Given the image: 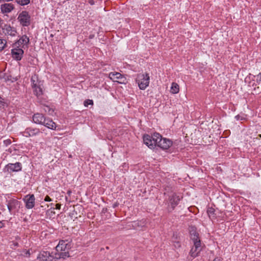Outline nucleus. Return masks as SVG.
Segmentation results:
<instances>
[{"label": "nucleus", "instance_id": "obj_1", "mask_svg": "<svg viewBox=\"0 0 261 261\" xmlns=\"http://www.w3.org/2000/svg\"><path fill=\"white\" fill-rule=\"evenodd\" d=\"M143 139L144 144L151 149L158 146L166 150L172 145V142L170 140L162 138V136L158 133H154L151 136L148 134L144 135Z\"/></svg>", "mask_w": 261, "mask_h": 261}, {"label": "nucleus", "instance_id": "obj_2", "mask_svg": "<svg viewBox=\"0 0 261 261\" xmlns=\"http://www.w3.org/2000/svg\"><path fill=\"white\" fill-rule=\"evenodd\" d=\"M191 239L193 242L194 245L191 248L189 254L193 257L195 258L198 256L202 250L201 241L199 237V234L194 229L190 231Z\"/></svg>", "mask_w": 261, "mask_h": 261}, {"label": "nucleus", "instance_id": "obj_3", "mask_svg": "<svg viewBox=\"0 0 261 261\" xmlns=\"http://www.w3.org/2000/svg\"><path fill=\"white\" fill-rule=\"evenodd\" d=\"M139 88L145 90L149 84L150 78L148 73H139L137 74L136 80Z\"/></svg>", "mask_w": 261, "mask_h": 261}, {"label": "nucleus", "instance_id": "obj_4", "mask_svg": "<svg viewBox=\"0 0 261 261\" xmlns=\"http://www.w3.org/2000/svg\"><path fill=\"white\" fill-rule=\"evenodd\" d=\"M63 257L62 254L53 252L50 253L48 251H41L38 256V259L42 261H54L56 259H59Z\"/></svg>", "mask_w": 261, "mask_h": 261}, {"label": "nucleus", "instance_id": "obj_5", "mask_svg": "<svg viewBox=\"0 0 261 261\" xmlns=\"http://www.w3.org/2000/svg\"><path fill=\"white\" fill-rule=\"evenodd\" d=\"M70 248V245L67 242V241L61 240L59 242L58 245L56 247L57 252L56 253L62 254L64 258L65 256H68V250Z\"/></svg>", "mask_w": 261, "mask_h": 261}, {"label": "nucleus", "instance_id": "obj_6", "mask_svg": "<svg viewBox=\"0 0 261 261\" xmlns=\"http://www.w3.org/2000/svg\"><path fill=\"white\" fill-rule=\"evenodd\" d=\"M17 19L23 27H28L31 24V16L27 11H22L20 13Z\"/></svg>", "mask_w": 261, "mask_h": 261}, {"label": "nucleus", "instance_id": "obj_7", "mask_svg": "<svg viewBox=\"0 0 261 261\" xmlns=\"http://www.w3.org/2000/svg\"><path fill=\"white\" fill-rule=\"evenodd\" d=\"M109 77L114 82L120 84H126L127 80L122 74L118 72H112L109 73Z\"/></svg>", "mask_w": 261, "mask_h": 261}, {"label": "nucleus", "instance_id": "obj_8", "mask_svg": "<svg viewBox=\"0 0 261 261\" xmlns=\"http://www.w3.org/2000/svg\"><path fill=\"white\" fill-rule=\"evenodd\" d=\"M40 133V130L39 128L29 127L27 128L21 134L24 137H30L37 136Z\"/></svg>", "mask_w": 261, "mask_h": 261}, {"label": "nucleus", "instance_id": "obj_9", "mask_svg": "<svg viewBox=\"0 0 261 261\" xmlns=\"http://www.w3.org/2000/svg\"><path fill=\"white\" fill-rule=\"evenodd\" d=\"M25 203V207L28 209H31L34 207L35 203V198L34 194H28L23 198Z\"/></svg>", "mask_w": 261, "mask_h": 261}, {"label": "nucleus", "instance_id": "obj_10", "mask_svg": "<svg viewBox=\"0 0 261 261\" xmlns=\"http://www.w3.org/2000/svg\"><path fill=\"white\" fill-rule=\"evenodd\" d=\"M3 33L6 36L15 37L17 34V30L14 27L9 24H5L3 28Z\"/></svg>", "mask_w": 261, "mask_h": 261}, {"label": "nucleus", "instance_id": "obj_11", "mask_svg": "<svg viewBox=\"0 0 261 261\" xmlns=\"http://www.w3.org/2000/svg\"><path fill=\"white\" fill-rule=\"evenodd\" d=\"M23 54V50L21 48H19L18 46H17V47L11 50L12 57L17 61L21 60Z\"/></svg>", "mask_w": 261, "mask_h": 261}, {"label": "nucleus", "instance_id": "obj_12", "mask_svg": "<svg viewBox=\"0 0 261 261\" xmlns=\"http://www.w3.org/2000/svg\"><path fill=\"white\" fill-rule=\"evenodd\" d=\"M5 169L10 173L12 172H17L21 170V165L19 162L15 164L10 163L6 166Z\"/></svg>", "mask_w": 261, "mask_h": 261}, {"label": "nucleus", "instance_id": "obj_13", "mask_svg": "<svg viewBox=\"0 0 261 261\" xmlns=\"http://www.w3.org/2000/svg\"><path fill=\"white\" fill-rule=\"evenodd\" d=\"M15 9L14 5L12 3H7L1 5V11L3 14L11 12Z\"/></svg>", "mask_w": 261, "mask_h": 261}, {"label": "nucleus", "instance_id": "obj_14", "mask_svg": "<svg viewBox=\"0 0 261 261\" xmlns=\"http://www.w3.org/2000/svg\"><path fill=\"white\" fill-rule=\"evenodd\" d=\"M30 42L29 38L26 35H22L19 40L15 43L16 45H18V47L20 46L21 48H24V46H26L27 48L28 47V45Z\"/></svg>", "mask_w": 261, "mask_h": 261}, {"label": "nucleus", "instance_id": "obj_15", "mask_svg": "<svg viewBox=\"0 0 261 261\" xmlns=\"http://www.w3.org/2000/svg\"><path fill=\"white\" fill-rule=\"evenodd\" d=\"M45 117L42 114L37 113L33 116V121L35 123L41 124L43 123L45 120Z\"/></svg>", "mask_w": 261, "mask_h": 261}, {"label": "nucleus", "instance_id": "obj_16", "mask_svg": "<svg viewBox=\"0 0 261 261\" xmlns=\"http://www.w3.org/2000/svg\"><path fill=\"white\" fill-rule=\"evenodd\" d=\"M42 125L53 130H56L57 127L56 123L53 121L52 119L48 117H46Z\"/></svg>", "mask_w": 261, "mask_h": 261}, {"label": "nucleus", "instance_id": "obj_17", "mask_svg": "<svg viewBox=\"0 0 261 261\" xmlns=\"http://www.w3.org/2000/svg\"><path fill=\"white\" fill-rule=\"evenodd\" d=\"M180 198L179 196L174 193L170 198L169 201L171 203L172 210L174 209L175 206L178 204Z\"/></svg>", "mask_w": 261, "mask_h": 261}, {"label": "nucleus", "instance_id": "obj_18", "mask_svg": "<svg viewBox=\"0 0 261 261\" xmlns=\"http://www.w3.org/2000/svg\"><path fill=\"white\" fill-rule=\"evenodd\" d=\"M19 201L16 199H10L8 203V208L10 212L19 206Z\"/></svg>", "mask_w": 261, "mask_h": 261}, {"label": "nucleus", "instance_id": "obj_19", "mask_svg": "<svg viewBox=\"0 0 261 261\" xmlns=\"http://www.w3.org/2000/svg\"><path fill=\"white\" fill-rule=\"evenodd\" d=\"M0 79L4 82H13L12 80V76L9 73L1 72H0Z\"/></svg>", "mask_w": 261, "mask_h": 261}, {"label": "nucleus", "instance_id": "obj_20", "mask_svg": "<svg viewBox=\"0 0 261 261\" xmlns=\"http://www.w3.org/2000/svg\"><path fill=\"white\" fill-rule=\"evenodd\" d=\"M31 84L32 88L40 84V81L38 80V76L36 74H34L32 76Z\"/></svg>", "mask_w": 261, "mask_h": 261}, {"label": "nucleus", "instance_id": "obj_21", "mask_svg": "<svg viewBox=\"0 0 261 261\" xmlns=\"http://www.w3.org/2000/svg\"><path fill=\"white\" fill-rule=\"evenodd\" d=\"M33 91L34 94L39 97L40 96L42 95L43 94L42 89L41 87V85H39L33 88Z\"/></svg>", "mask_w": 261, "mask_h": 261}, {"label": "nucleus", "instance_id": "obj_22", "mask_svg": "<svg viewBox=\"0 0 261 261\" xmlns=\"http://www.w3.org/2000/svg\"><path fill=\"white\" fill-rule=\"evenodd\" d=\"M179 86L176 83H172L170 92L173 94H177L179 92Z\"/></svg>", "mask_w": 261, "mask_h": 261}, {"label": "nucleus", "instance_id": "obj_23", "mask_svg": "<svg viewBox=\"0 0 261 261\" xmlns=\"http://www.w3.org/2000/svg\"><path fill=\"white\" fill-rule=\"evenodd\" d=\"M15 2L19 6H25L30 3L31 0H14Z\"/></svg>", "mask_w": 261, "mask_h": 261}, {"label": "nucleus", "instance_id": "obj_24", "mask_svg": "<svg viewBox=\"0 0 261 261\" xmlns=\"http://www.w3.org/2000/svg\"><path fill=\"white\" fill-rule=\"evenodd\" d=\"M207 213L211 219L216 218L215 216V210L213 207H208L207 210Z\"/></svg>", "mask_w": 261, "mask_h": 261}, {"label": "nucleus", "instance_id": "obj_25", "mask_svg": "<svg viewBox=\"0 0 261 261\" xmlns=\"http://www.w3.org/2000/svg\"><path fill=\"white\" fill-rule=\"evenodd\" d=\"M7 45V41L4 39H0V51H2Z\"/></svg>", "mask_w": 261, "mask_h": 261}, {"label": "nucleus", "instance_id": "obj_26", "mask_svg": "<svg viewBox=\"0 0 261 261\" xmlns=\"http://www.w3.org/2000/svg\"><path fill=\"white\" fill-rule=\"evenodd\" d=\"M84 105L85 107H88V105H93V101L91 99H87L84 101Z\"/></svg>", "mask_w": 261, "mask_h": 261}, {"label": "nucleus", "instance_id": "obj_27", "mask_svg": "<svg viewBox=\"0 0 261 261\" xmlns=\"http://www.w3.org/2000/svg\"><path fill=\"white\" fill-rule=\"evenodd\" d=\"M12 143L11 140L10 139H7L4 140V143L6 146H8L11 144Z\"/></svg>", "mask_w": 261, "mask_h": 261}, {"label": "nucleus", "instance_id": "obj_28", "mask_svg": "<svg viewBox=\"0 0 261 261\" xmlns=\"http://www.w3.org/2000/svg\"><path fill=\"white\" fill-rule=\"evenodd\" d=\"M43 109L45 112H48V113H49L51 110L50 108L47 106H44Z\"/></svg>", "mask_w": 261, "mask_h": 261}, {"label": "nucleus", "instance_id": "obj_29", "mask_svg": "<svg viewBox=\"0 0 261 261\" xmlns=\"http://www.w3.org/2000/svg\"><path fill=\"white\" fill-rule=\"evenodd\" d=\"M257 82L258 83L261 82V72L257 75Z\"/></svg>", "mask_w": 261, "mask_h": 261}, {"label": "nucleus", "instance_id": "obj_30", "mask_svg": "<svg viewBox=\"0 0 261 261\" xmlns=\"http://www.w3.org/2000/svg\"><path fill=\"white\" fill-rule=\"evenodd\" d=\"M174 245L175 247H179L180 246V242L179 241H175Z\"/></svg>", "mask_w": 261, "mask_h": 261}, {"label": "nucleus", "instance_id": "obj_31", "mask_svg": "<svg viewBox=\"0 0 261 261\" xmlns=\"http://www.w3.org/2000/svg\"><path fill=\"white\" fill-rule=\"evenodd\" d=\"M51 199L48 195H46L44 198V201H51Z\"/></svg>", "mask_w": 261, "mask_h": 261}, {"label": "nucleus", "instance_id": "obj_32", "mask_svg": "<svg viewBox=\"0 0 261 261\" xmlns=\"http://www.w3.org/2000/svg\"><path fill=\"white\" fill-rule=\"evenodd\" d=\"M223 259L220 257H216L213 261H222Z\"/></svg>", "mask_w": 261, "mask_h": 261}, {"label": "nucleus", "instance_id": "obj_33", "mask_svg": "<svg viewBox=\"0 0 261 261\" xmlns=\"http://www.w3.org/2000/svg\"><path fill=\"white\" fill-rule=\"evenodd\" d=\"M55 206H56V209H57V210H60V208H61V204H60V203H57V204L55 205Z\"/></svg>", "mask_w": 261, "mask_h": 261}, {"label": "nucleus", "instance_id": "obj_34", "mask_svg": "<svg viewBox=\"0 0 261 261\" xmlns=\"http://www.w3.org/2000/svg\"><path fill=\"white\" fill-rule=\"evenodd\" d=\"M88 3L91 5H93L94 4V0H88Z\"/></svg>", "mask_w": 261, "mask_h": 261}, {"label": "nucleus", "instance_id": "obj_35", "mask_svg": "<svg viewBox=\"0 0 261 261\" xmlns=\"http://www.w3.org/2000/svg\"><path fill=\"white\" fill-rule=\"evenodd\" d=\"M4 226V223L3 221H0V228H3Z\"/></svg>", "mask_w": 261, "mask_h": 261}, {"label": "nucleus", "instance_id": "obj_36", "mask_svg": "<svg viewBox=\"0 0 261 261\" xmlns=\"http://www.w3.org/2000/svg\"><path fill=\"white\" fill-rule=\"evenodd\" d=\"M13 0H0L1 2H12Z\"/></svg>", "mask_w": 261, "mask_h": 261}, {"label": "nucleus", "instance_id": "obj_37", "mask_svg": "<svg viewBox=\"0 0 261 261\" xmlns=\"http://www.w3.org/2000/svg\"><path fill=\"white\" fill-rule=\"evenodd\" d=\"M25 254H26V256H30V251H29V250L27 251V252H26V253H25Z\"/></svg>", "mask_w": 261, "mask_h": 261}, {"label": "nucleus", "instance_id": "obj_38", "mask_svg": "<svg viewBox=\"0 0 261 261\" xmlns=\"http://www.w3.org/2000/svg\"><path fill=\"white\" fill-rule=\"evenodd\" d=\"M14 245L16 246H17L18 245V244L17 243H14Z\"/></svg>", "mask_w": 261, "mask_h": 261}, {"label": "nucleus", "instance_id": "obj_39", "mask_svg": "<svg viewBox=\"0 0 261 261\" xmlns=\"http://www.w3.org/2000/svg\"><path fill=\"white\" fill-rule=\"evenodd\" d=\"M258 137H259V138H261V134H259V135H258Z\"/></svg>", "mask_w": 261, "mask_h": 261}, {"label": "nucleus", "instance_id": "obj_40", "mask_svg": "<svg viewBox=\"0 0 261 261\" xmlns=\"http://www.w3.org/2000/svg\"><path fill=\"white\" fill-rule=\"evenodd\" d=\"M2 101V98L0 97V102Z\"/></svg>", "mask_w": 261, "mask_h": 261}]
</instances>
